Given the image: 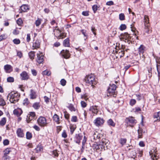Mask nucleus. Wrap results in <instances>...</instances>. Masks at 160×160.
<instances>
[{
    "label": "nucleus",
    "mask_w": 160,
    "mask_h": 160,
    "mask_svg": "<svg viewBox=\"0 0 160 160\" xmlns=\"http://www.w3.org/2000/svg\"><path fill=\"white\" fill-rule=\"evenodd\" d=\"M20 94L18 92H11L8 95V98H9V101L12 103H15L19 100Z\"/></svg>",
    "instance_id": "1"
},
{
    "label": "nucleus",
    "mask_w": 160,
    "mask_h": 160,
    "mask_svg": "<svg viewBox=\"0 0 160 160\" xmlns=\"http://www.w3.org/2000/svg\"><path fill=\"white\" fill-rule=\"evenodd\" d=\"M84 79L86 83L91 85L92 86L97 83V82L94 76L92 74L87 75Z\"/></svg>",
    "instance_id": "2"
},
{
    "label": "nucleus",
    "mask_w": 160,
    "mask_h": 160,
    "mask_svg": "<svg viewBox=\"0 0 160 160\" xmlns=\"http://www.w3.org/2000/svg\"><path fill=\"white\" fill-rule=\"evenodd\" d=\"M120 39L121 41L130 44L131 42V37L127 32H124L121 34Z\"/></svg>",
    "instance_id": "3"
},
{
    "label": "nucleus",
    "mask_w": 160,
    "mask_h": 160,
    "mask_svg": "<svg viewBox=\"0 0 160 160\" xmlns=\"http://www.w3.org/2000/svg\"><path fill=\"white\" fill-rule=\"evenodd\" d=\"M38 124L41 127L47 126L48 123L46 118L43 117H40L37 120Z\"/></svg>",
    "instance_id": "4"
},
{
    "label": "nucleus",
    "mask_w": 160,
    "mask_h": 160,
    "mask_svg": "<svg viewBox=\"0 0 160 160\" xmlns=\"http://www.w3.org/2000/svg\"><path fill=\"white\" fill-rule=\"evenodd\" d=\"M149 153L152 160H159L158 157L157 156V151L155 148L150 150Z\"/></svg>",
    "instance_id": "5"
},
{
    "label": "nucleus",
    "mask_w": 160,
    "mask_h": 160,
    "mask_svg": "<svg viewBox=\"0 0 160 160\" xmlns=\"http://www.w3.org/2000/svg\"><path fill=\"white\" fill-rule=\"evenodd\" d=\"M105 122L103 118L100 117L96 118L94 121V125L97 127H99L103 124Z\"/></svg>",
    "instance_id": "6"
},
{
    "label": "nucleus",
    "mask_w": 160,
    "mask_h": 160,
    "mask_svg": "<svg viewBox=\"0 0 160 160\" xmlns=\"http://www.w3.org/2000/svg\"><path fill=\"white\" fill-rule=\"evenodd\" d=\"M37 58H36L37 62L39 63H42L44 61V56L42 53L40 52L37 54Z\"/></svg>",
    "instance_id": "7"
},
{
    "label": "nucleus",
    "mask_w": 160,
    "mask_h": 160,
    "mask_svg": "<svg viewBox=\"0 0 160 160\" xmlns=\"http://www.w3.org/2000/svg\"><path fill=\"white\" fill-rule=\"evenodd\" d=\"M99 110L97 108L96 106H92L90 107L89 109L90 113L93 114V116L97 115L98 112Z\"/></svg>",
    "instance_id": "8"
},
{
    "label": "nucleus",
    "mask_w": 160,
    "mask_h": 160,
    "mask_svg": "<svg viewBox=\"0 0 160 160\" xmlns=\"http://www.w3.org/2000/svg\"><path fill=\"white\" fill-rule=\"evenodd\" d=\"M61 55L66 59H68L70 57V54L68 50H63L60 52Z\"/></svg>",
    "instance_id": "9"
},
{
    "label": "nucleus",
    "mask_w": 160,
    "mask_h": 160,
    "mask_svg": "<svg viewBox=\"0 0 160 160\" xmlns=\"http://www.w3.org/2000/svg\"><path fill=\"white\" fill-rule=\"evenodd\" d=\"M35 116V113L34 112H31L28 114L26 118L27 121L28 123H29L33 119Z\"/></svg>",
    "instance_id": "10"
},
{
    "label": "nucleus",
    "mask_w": 160,
    "mask_h": 160,
    "mask_svg": "<svg viewBox=\"0 0 160 160\" xmlns=\"http://www.w3.org/2000/svg\"><path fill=\"white\" fill-rule=\"evenodd\" d=\"M116 52L117 54V55H115V56L116 58L119 57L121 58L124 56V51L122 49H119L118 50H116Z\"/></svg>",
    "instance_id": "11"
},
{
    "label": "nucleus",
    "mask_w": 160,
    "mask_h": 160,
    "mask_svg": "<svg viewBox=\"0 0 160 160\" xmlns=\"http://www.w3.org/2000/svg\"><path fill=\"white\" fill-rule=\"evenodd\" d=\"M156 62L157 63V69L158 72V80H159L160 78V58H157L156 59Z\"/></svg>",
    "instance_id": "12"
},
{
    "label": "nucleus",
    "mask_w": 160,
    "mask_h": 160,
    "mask_svg": "<svg viewBox=\"0 0 160 160\" xmlns=\"http://www.w3.org/2000/svg\"><path fill=\"white\" fill-rule=\"evenodd\" d=\"M40 42L39 40L37 39L33 43L32 46V49H37L39 48L40 47Z\"/></svg>",
    "instance_id": "13"
},
{
    "label": "nucleus",
    "mask_w": 160,
    "mask_h": 160,
    "mask_svg": "<svg viewBox=\"0 0 160 160\" xmlns=\"http://www.w3.org/2000/svg\"><path fill=\"white\" fill-rule=\"evenodd\" d=\"M17 136L19 138H23L24 136L23 130L21 128H18L16 131Z\"/></svg>",
    "instance_id": "14"
},
{
    "label": "nucleus",
    "mask_w": 160,
    "mask_h": 160,
    "mask_svg": "<svg viewBox=\"0 0 160 160\" xmlns=\"http://www.w3.org/2000/svg\"><path fill=\"white\" fill-rule=\"evenodd\" d=\"M92 148L93 149L98 152L99 151H101L103 149L100 144H98L97 143H95L93 144Z\"/></svg>",
    "instance_id": "15"
},
{
    "label": "nucleus",
    "mask_w": 160,
    "mask_h": 160,
    "mask_svg": "<svg viewBox=\"0 0 160 160\" xmlns=\"http://www.w3.org/2000/svg\"><path fill=\"white\" fill-rule=\"evenodd\" d=\"M109 141L105 138L102 139L101 142H100V144L104 149H105V147H107V145L108 144Z\"/></svg>",
    "instance_id": "16"
},
{
    "label": "nucleus",
    "mask_w": 160,
    "mask_h": 160,
    "mask_svg": "<svg viewBox=\"0 0 160 160\" xmlns=\"http://www.w3.org/2000/svg\"><path fill=\"white\" fill-rule=\"evenodd\" d=\"M13 113L14 114L16 115L17 117L20 116L22 113V110L19 108L15 109L13 111Z\"/></svg>",
    "instance_id": "17"
},
{
    "label": "nucleus",
    "mask_w": 160,
    "mask_h": 160,
    "mask_svg": "<svg viewBox=\"0 0 160 160\" xmlns=\"http://www.w3.org/2000/svg\"><path fill=\"white\" fill-rule=\"evenodd\" d=\"M126 122L128 121L129 123L133 124L136 123V121L134 118L132 117H129L128 118H126Z\"/></svg>",
    "instance_id": "18"
},
{
    "label": "nucleus",
    "mask_w": 160,
    "mask_h": 160,
    "mask_svg": "<svg viewBox=\"0 0 160 160\" xmlns=\"http://www.w3.org/2000/svg\"><path fill=\"white\" fill-rule=\"evenodd\" d=\"M144 20L145 26L147 27H149V19L148 16L146 15H145L144 16Z\"/></svg>",
    "instance_id": "19"
},
{
    "label": "nucleus",
    "mask_w": 160,
    "mask_h": 160,
    "mask_svg": "<svg viewBox=\"0 0 160 160\" xmlns=\"http://www.w3.org/2000/svg\"><path fill=\"white\" fill-rule=\"evenodd\" d=\"M20 76L22 80H27L29 78V77L25 71H23L21 74Z\"/></svg>",
    "instance_id": "20"
},
{
    "label": "nucleus",
    "mask_w": 160,
    "mask_h": 160,
    "mask_svg": "<svg viewBox=\"0 0 160 160\" xmlns=\"http://www.w3.org/2000/svg\"><path fill=\"white\" fill-rule=\"evenodd\" d=\"M4 69L7 73H10L12 71V67L8 64H7L4 66Z\"/></svg>",
    "instance_id": "21"
},
{
    "label": "nucleus",
    "mask_w": 160,
    "mask_h": 160,
    "mask_svg": "<svg viewBox=\"0 0 160 160\" xmlns=\"http://www.w3.org/2000/svg\"><path fill=\"white\" fill-rule=\"evenodd\" d=\"M145 47L142 45H141L138 48V52L139 54L141 55L142 54V57L143 56V53L145 51Z\"/></svg>",
    "instance_id": "22"
},
{
    "label": "nucleus",
    "mask_w": 160,
    "mask_h": 160,
    "mask_svg": "<svg viewBox=\"0 0 160 160\" xmlns=\"http://www.w3.org/2000/svg\"><path fill=\"white\" fill-rule=\"evenodd\" d=\"M22 12H25L29 9L28 6L25 4H23L20 7Z\"/></svg>",
    "instance_id": "23"
},
{
    "label": "nucleus",
    "mask_w": 160,
    "mask_h": 160,
    "mask_svg": "<svg viewBox=\"0 0 160 160\" xmlns=\"http://www.w3.org/2000/svg\"><path fill=\"white\" fill-rule=\"evenodd\" d=\"M30 98L31 99H34L36 98V92L33 90H31L30 94Z\"/></svg>",
    "instance_id": "24"
},
{
    "label": "nucleus",
    "mask_w": 160,
    "mask_h": 160,
    "mask_svg": "<svg viewBox=\"0 0 160 160\" xmlns=\"http://www.w3.org/2000/svg\"><path fill=\"white\" fill-rule=\"evenodd\" d=\"M53 119L57 123L59 124V116L57 114H55L53 117Z\"/></svg>",
    "instance_id": "25"
},
{
    "label": "nucleus",
    "mask_w": 160,
    "mask_h": 160,
    "mask_svg": "<svg viewBox=\"0 0 160 160\" xmlns=\"http://www.w3.org/2000/svg\"><path fill=\"white\" fill-rule=\"evenodd\" d=\"M63 45L65 47H69L70 46L69 40L68 38L64 40L63 42Z\"/></svg>",
    "instance_id": "26"
},
{
    "label": "nucleus",
    "mask_w": 160,
    "mask_h": 160,
    "mask_svg": "<svg viewBox=\"0 0 160 160\" xmlns=\"http://www.w3.org/2000/svg\"><path fill=\"white\" fill-rule=\"evenodd\" d=\"M153 117L154 118H157V121H160V112L155 113Z\"/></svg>",
    "instance_id": "27"
},
{
    "label": "nucleus",
    "mask_w": 160,
    "mask_h": 160,
    "mask_svg": "<svg viewBox=\"0 0 160 160\" xmlns=\"http://www.w3.org/2000/svg\"><path fill=\"white\" fill-rule=\"evenodd\" d=\"M35 150L38 153L42 151L43 148L41 145H38L35 149Z\"/></svg>",
    "instance_id": "28"
},
{
    "label": "nucleus",
    "mask_w": 160,
    "mask_h": 160,
    "mask_svg": "<svg viewBox=\"0 0 160 160\" xmlns=\"http://www.w3.org/2000/svg\"><path fill=\"white\" fill-rule=\"evenodd\" d=\"M107 123L109 125L111 126H112V127H114L115 125V123H114L113 122V120L111 119H109Z\"/></svg>",
    "instance_id": "29"
},
{
    "label": "nucleus",
    "mask_w": 160,
    "mask_h": 160,
    "mask_svg": "<svg viewBox=\"0 0 160 160\" xmlns=\"http://www.w3.org/2000/svg\"><path fill=\"white\" fill-rule=\"evenodd\" d=\"M58 27L57 26H55V28L53 29V31L54 32V34L55 35L56 34L57 35L58 34H59L61 32V31L58 28H56Z\"/></svg>",
    "instance_id": "30"
},
{
    "label": "nucleus",
    "mask_w": 160,
    "mask_h": 160,
    "mask_svg": "<svg viewBox=\"0 0 160 160\" xmlns=\"http://www.w3.org/2000/svg\"><path fill=\"white\" fill-rule=\"evenodd\" d=\"M35 52L34 51H31L28 53V55L30 58L33 60L34 59L35 56Z\"/></svg>",
    "instance_id": "31"
},
{
    "label": "nucleus",
    "mask_w": 160,
    "mask_h": 160,
    "mask_svg": "<svg viewBox=\"0 0 160 160\" xmlns=\"http://www.w3.org/2000/svg\"><path fill=\"white\" fill-rule=\"evenodd\" d=\"M6 122V118H3L0 121V125L2 126H4Z\"/></svg>",
    "instance_id": "32"
},
{
    "label": "nucleus",
    "mask_w": 160,
    "mask_h": 160,
    "mask_svg": "<svg viewBox=\"0 0 160 160\" xmlns=\"http://www.w3.org/2000/svg\"><path fill=\"white\" fill-rule=\"evenodd\" d=\"M131 28H132L131 30L132 31L134 32V34L135 36H136L137 34H138V32L137 31H135L136 28H135L133 27L134 26V24H132L131 25Z\"/></svg>",
    "instance_id": "33"
},
{
    "label": "nucleus",
    "mask_w": 160,
    "mask_h": 160,
    "mask_svg": "<svg viewBox=\"0 0 160 160\" xmlns=\"http://www.w3.org/2000/svg\"><path fill=\"white\" fill-rule=\"evenodd\" d=\"M42 20L39 18H38L36 21L35 24L37 27H38L41 23Z\"/></svg>",
    "instance_id": "34"
},
{
    "label": "nucleus",
    "mask_w": 160,
    "mask_h": 160,
    "mask_svg": "<svg viewBox=\"0 0 160 160\" xmlns=\"http://www.w3.org/2000/svg\"><path fill=\"white\" fill-rule=\"evenodd\" d=\"M76 138L78 140V143H80L81 140L82 138V135L80 133H79L78 134H76Z\"/></svg>",
    "instance_id": "35"
},
{
    "label": "nucleus",
    "mask_w": 160,
    "mask_h": 160,
    "mask_svg": "<svg viewBox=\"0 0 160 160\" xmlns=\"http://www.w3.org/2000/svg\"><path fill=\"white\" fill-rule=\"evenodd\" d=\"M32 107L35 109H38L40 108V106L39 103L37 102L33 104Z\"/></svg>",
    "instance_id": "36"
},
{
    "label": "nucleus",
    "mask_w": 160,
    "mask_h": 160,
    "mask_svg": "<svg viewBox=\"0 0 160 160\" xmlns=\"http://www.w3.org/2000/svg\"><path fill=\"white\" fill-rule=\"evenodd\" d=\"M42 74L43 75H46L48 76H49L51 75V72L49 71H48L47 70H45L42 72Z\"/></svg>",
    "instance_id": "37"
},
{
    "label": "nucleus",
    "mask_w": 160,
    "mask_h": 160,
    "mask_svg": "<svg viewBox=\"0 0 160 160\" xmlns=\"http://www.w3.org/2000/svg\"><path fill=\"white\" fill-rule=\"evenodd\" d=\"M11 152V148H7L4 151V155H7Z\"/></svg>",
    "instance_id": "38"
},
{
    "label": "nucleus",
    "mask_w": 160,
    "mask_h": 160,
    "mask_svg": "<svg viewBox=\"0 0 160 160\" xmlns=\"http://www.w3.org/2000/svg\"><path fill=\"white\" fill-rule=\"evenodd\" d=\"M68 108H69V110L71 111H75V108L73 107V105L72 104H69V106L68 107Z\"/></svg>",
    "instance_id": "39"
},
{
    "label": "nucleus",
    "mask_w": 160,
    "mask_h": 160,
    "mask_svg": "<svg viewBox=\"0 0 160 160\" xmlns=\"http://www.w3.org/2000/svg\"><path fill=\"white\" fill-rule=\"evenodd\" d=\"M109 90L110 91V89L112 90V91H115L116 88V86L115 85L113 84L112 85H111L109 88Z\"/></svg>",
    "instance_id": "40"
},
{
    "label": "nucleus",
    "mask_w": 160,
    "mask_h": 160,
    "mask_svg": "<svg viewBox=\"0 0 160 160\" xmlns=\"http://www.w3.org/2000/svg\"><path fill=\"white\" fill-rule=\"evenodd\" d=\"M76 127L75 126H70V132L71 134H72L75 129Z\"/></svg>",
    "instance_id": "41"
},
{
    "label": "nucleus",
    "mask_w": 160,
    "mask_h": 160,
    "mask_svg": "<svg viewBox=\"0 0 160 160\" xmlns=\"http://www.w3.org/2000/svg\"><path fill=\"white\" fill-rule=\"evenodd\" d=\"M29 102L27 98L25 99L23 101V104L25 106H27L29 104Z\"/></svg>",
    "instance_id": "42"
},
{
    "label": "nucleus",
    "mask_w": 160,
    "mask_h": 160,
    "mask_svg": "<svg viewBox=\"0 0 160 160\" xmlns=\"http://www.w3.org/2000/svg\"><path fill=\"white\" fill-rule=\"evenodd\" d=\"M119 18L120 20L122 21L125 20V16L123 13H121L119 15Z\"/></svg>",
    "instance_id": "43"
},
{
    "label": "nucleus",
    "mask_w": 160,
    "mask_h": 160,
    "mask_svg": "<svg viewBox=\"0 0 160 160\" xmlns=\"http://www.w3.org/2000/svg\"><path fill=\"white\" fill-rule=\"evenodd\" d=\"M26 138L27 139H29L32 137V134L31 133L29 132H27L26 134Z\"/></svg>",
    "instance_id": "44"
},
{
    "label": "nucleus",
    "mask_w": 160,
    "mask_h": 160,
    "mask_svg": "<svg viewBox=\"0 0 160 160\" xmlns=\"http://www.w3.org/2000/svg\"><path fill=\"white\" fill-rule=\"evenodd\" d=\"M126 28V26L125 24H122L119 28L120 30L121 31L125 29Z\"/></svg>",
    "instance_id": "45"
},
{
    "label": "nucleus",
    "mask_w": 160,
    "mask_h": 160,
    "mask_svg": "<svg viewBox=\"0 0 160 160\" xmlns=\"http://www.w3.org/2000/svg\"><path fill=\"white\" fill-rule=\"evenodd\" d=\"M6 104L4 100L2 98H0V106H3Z\"/></svg>",
    "instance_id": "46"
},
{
    "label": "nucleus",
    "mask_w": 160,
    "mask_h": 160,
    "mask_svg": "<svg viewBox=\"0 0 160 160\" xmlns=\"http://www.w3.org/2000/svg\"><path fill=\"white\" fill-rule=\"evenodd\" d=\"M126 139L121 138L120 139V142L122 145H123L126 143Z\"/></svg>",
    "instance_id": "47"
},
{
    "label": "nucleus",
    "mask_w": 160,
    "mask_h": 160,
    "mask_svg": "<svg viewBox=\"0 0 160 160\" xmlns=\"http://www.w3.org/2000/svg\"><path fill=\"white\" fill-rule=\"evenodd\" d=\"M13 43L16 44H19L20 43V41L19 39H15L13 40Z\"/></svg>",
    "instance_id": "48"
},
{
    "label": "nucleus",
    "mask_w": 160,
    "mask_h": 160,
    "mask_svg": "<svg viewBox=\"0 0 160 160\" xmlns=\"http://www.w3.org/2000/svg\"><path fill=\"white\" fill-rule=\"evenodd\" d=\"M64 117L66 119L68 120L69 119V117H70V115L69 114H68L67 112H64Z\"/></svg>",
    "instance_id": "49"
},
{
    "label": "nucleus",
    "mask_w": 160,
    "mask_h": 160,
    "mask_svg": "<svg viewBox=\"0 0 160 160\" xmlns=\"http://www.w3.org/2000/svg\"><path fill=\"white\" fill-rule=\"evenodd\" d=\"M136 100L134 99H132L130 101V104L132 106L136 103Z\"/></svg>",
    "instance_id": "50"
},
{
    "label": "nucleus",
    "mask_w": 160,
    "mask_h": 160,
    "mask_svg": "<svg viewBox=\"0 0 160 160\" xmlns=\"http://www.w3.org/2000/svg\"><path fill=\"white\" fill-rule=\"evenodd\" d=\"M7 81L8 82H13L14 81V79L13 77H10L7 78Z\"/></svg>",
    "instance_id": "51"
},
{
    "label": "nucleus",
    "mask_w": 160,
    "mask_h": 160,
    "mask_svg": "<svg viewBox=\"0 0 160 160\" xmlns=\"http://www.w3.org/2000/svg\"><path fill=\"white\" fill-rule=\"evenodd\" d=\"M17 22L18 25H21L22 23V21L21 18H19L17 20Z\"/></svg>",
    "instance_id": "52"
},
{
    "label": "nucleus",
    "mask_w": 160,
    "mask_h": 160,
    "mask_svg": "<svg viewBox=\"0 0 160 160\" xmlns=\"http://www.w3.org/2000/svg\"><path fill=\"white\" fill-rule=\"evenodd\" d=\"M66 81L64 79H62L60 81L61 84L62 86H64L66 85Z\"/></svg>",
    "instance_id": "53"
},
{
    "label": "nucleus",
    "mask_w": 160,
    "mask_h": 160,
    "mask_svg": "<svg viewBox=\"0 0 160 160\" xmlns=\"http://www.w3.org/2000/svg\"><path fill=\"white\" fill-rule=\"evenodd\" d=\"M82 98L86 100H87L88 99V95L87 94H85L82 96Z\"/></svg>",
    "instance_id": "54"
},
{
    "label": "nucleus",
    "mask_w": 160,
    "mask_h": 160,
    "mask_svg": "<svg viewBox=\"0 0 160 160\" xmlns=\"http://www.w3.org/2000/svg\"><path fill=\"white\" fill-rule=\"evenodd\" d=\"M92 9L94 13H95L98 9V6L95 5L93 6L92 7Z\"/></svg>",
    "instance_id": "55"
},
{
    "label": "nucleus",
    "mask_w": 160,
    "mask_h": 160,
    "mask_svg": "<svg viewBox=\"0 0 160 160\" xmlns=\"http://www.w3.org/2000/svg\"><path fill=\"white\" fill-rule=\"evenodd\" d=\"M78 121L77 117L76 116H73L71 118V121L72 122H76Z\"/></svg>",
    "instance_id": "56"
},
{
    "label": "nucleus",
    "mask_w": 160,
    "mask_h": 160,
    "mask_svg": "<svg viewBox=\"0 0 160 160\" xmlns=\"http://www.w3.org/2000/svg\"><path fill=\"white\" fill-rule=\"evenodd\" d=\"M6 38V35L4 34H2L0 36V42L3 40H4Z\"/></svg>",
    "instance_id": "57"
},
{
    "label": "nucleus",
    "mask_w": 160,
    "mask_h": 160,
    "mask_svg": "<svg viewBox=\"0 0 160 160\" xmlns=\"http://www.w3.org/2000/svg\"><path fill=\"white\" fill-rule=\"evenodd\" d=\"M10 157L7 155H4L2 158L3 160H9Z\"/></svg>",
    "instance_id": "58"
},
{
    "label": "nucleus",
    "mask_w": 160,
    "mask_h": 160,
    "mask_svg": "<svg viewBox=\"0 0 160 160\" xmlns=\"http://www.w3.org/2000/svg\"><path fill=\"white\" fill-rule=\"evenodd\" d=\"M62 137L64 138H66L67 137V135L65 130H64L63 131V132H62Z\"/></svg>",
    "instance_id": "59"
},
{
    "label": "nucleus",
    "mask_w": 160,
    "mask_h": 160,
    "mask_svg": "<svg viewBox=\"0 0 160 160\" xmlns=\"http://www.w3.org/2000/svg\"><path fill=\"white\" fill-rule=\"evenodd\" d=\"M17 55L20 58H21L22 56V53L21 51H17Z\"/></svg>",
    "instance_id": "60"
},
{
    "label": "nucleus",
    "mask_w": 160,
    "mask_h": 160,
    "mask_svg": "<svg viewBox=\"0 0 160 160\" xmlns=\"http://www.w3.org/2000/svg\"><path fill=\"white\" fill-rule=\"evenodd\" d=\"M81 106L83 108H85L87 106V104L83 101H82L81 102Z\"/></svg>",
    "instance_id": "61"
},
{
    "label": "nucleus",
    "mask_w": 160,
    "mask_h": 160,
    "mask_svg": "<svg viewBox=\"0 0 160 160\" xmlns=\"http://www.w3.org/2000/svg\"><path fill=\"white\" fill-rule=\"evenodd\" d=\"M65 37V35L64 33L61 34L60 35L58 36V39H63Z\"/></svg>",
    "instance_id": "62"
},
{
    "label": "nucleus",
    "mask_w": 160,
    "mask_h": 160,
    "mask_svg": "<svg viewBox=\"0 0 160 160\" xmlns=\"http://www.w3.org/2000/svg\"><path fill=\"white\" fill-rule=\"evenodd\" d=\"M106 4L108 6H111L114 4L113 2L112 1H108L106 3Z\"/></svg>",
    "instance_id": "63"
},
{
    "label": "nucleus",
    "mask_w": 160,
    "mask_h": 160,
    "mask_svg": "<svg viewBox=\"0 0 160 160\" xmlns=\"http://www.w3.org/2000/svg\"><path fill=\"white\" fill-rule=\"evenodd\" d=\"M82 14L83 16H88L89 15L88 12L87 11H83L82 13Z\"/></svg>",
    "instance_id": "64"
}]
</instances>
